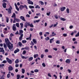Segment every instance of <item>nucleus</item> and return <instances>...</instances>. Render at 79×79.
Here are the masks:
<instances>
[{
	"instance_id": "nucleus-1",
	"label": "nucleus",
	"mask_w": 79,
	"mask_h": 79,
	"mask_svg": "<svg viewBox=\"0 0 79 79\" xmlns=\"http://www.w3.org/2000/svg\"><path fill=\"white\" fill-rule=\"evenodd\" d=\"M19 34L20 35V36L19 38V40H22V38H23V31L21 30L19 31Z\"/></svg>"
},
{
	"instance_id": "nucleus-2",
	"label": "nucleus",
	"mask_w": 79,
	"mask_h": 79,
	"mask_svg": "<svg viewBox=\"0 0 79 79\" xmlns=\"http://www.w3.org/2000/svg\"><path fill=\"white\" fill-rule=\"evenodd\" d=\"M5 42L7 45L9 44H11V43L10 42V40L7 38L5 39Z\"/></svg>"
},
{
	"instance_id": "nucleus-3",
	"label": "nucleus",
	"mask_w": 79,
	"mask_h": 79,
	"mask_svg": "<svg viewBox=\"0 0 79 79\" xmlns=\"http://www.w3.org/2000/svg\"><path fill=\"white\" fill-rule=\"evenodd\" d=\"M7 45V47L9 48V49L10 50H11L13 48V44H8Z\"/></svg>"
},
{
	"instance_id": "nucleus-4",
	"label": "nucleus",
	"mask_w": 79,
	"mask_h": 79,
	"mask_svg": "<svg viewBox=\"0 0 79 79\" xmlns=\"http://www.w3.org/2000/svg\"><path fill=\"white\" fill-rule=\"evenodd\" d=\"M6 60L8 62L9 64H12V60L8 58H6Z\"/></svg>"
},
{
	"instance_id": "nucleus-5",
	"label": "nucleus",
	"mask_w": 79,
	"mask_h": 79,
	"mask_svg": "<svg viewBox=\"0 0 79 79\" xmlns=\"http://www.w3.org/2000/svg\"><path fill=\"white\" fill-rule=\"evenodd\" d=\"M12 7L11 6H10V8L8 9V14H11V10H12Z\"/></svg>"
},
{
	"instance_id": "nucleus-6",
	"label": "nucleus",
	"mask_w": 79,
	"mask_h": 79,
	"mask_svg": "<svg viewBox=\"0 0 79 79\" xmlns=\"http://www.w3.org/2000/svg\"><path fill=\"white\" fill-rule=\"evenodd\" d=\"M12 29L14 31H16L17 30L16 27V25L15 24H14L12 26Z\"/></svg>"
},
{
	"instance_id": "nucleus-7",
	"label": "nucleus",
	"mask_w": 79,
	"mask_h": 79,
	"mask_svg": "<svg viewBox=\"0 0 79 79\" xmlns=\"http://www.w3.org/2000/svg\"><path fill=\"white\" fill-rule=\"evenodd\" d=\"M0 52H2V54L5 53V51L3 50V48H0Z\"/></svg>"
},
{
	"instance_id": "nucleus-8",
	"label": "nucleus",
	"mask_w": 79,
	"mask_h": 79,
	"mask_svg": "<svg viewBox=\"0 0 79 79\" xmlns=\"http://www.w3.org/2000/svg\"><path fill=\"white\" fill-rule=\"evenodd\" d=\"M13 68L10 65L8 67L9 71H13Z\"/></svg>"
},
{
	"instance_id": "nucleus-9",
	"label": "nucleus",
	"mask_w": 79,
	"mask_h": 79,
	"mask_svg": "<svg viewBox=\"0 0 79 79\" xmlns=\"http://www.w3.org/2000/svg\"><path fill=\"white\" fill-rule=\"evenodd\" d=\"M27 3L28 4H30L31 5H34V2H33L31 1V0H27Z\"/></svg>"
},
{
	"instance_id": "nucleus-10",
	"label": "nucleus",
	"mask_w": 79,
	"mask_h": 79,
	"mask_svg": "<svg viewBox=\"0 0 79 79\" xmlns=\"http://www.w3.org/2000/svg\"><path fill=\"white\" fill-rule=\"evenodd\" d=\"M2 6L4 8H6V3H3Z\"/></svg>"
},
{
	"instance_id": "nucleus-11",
	"label": "nucleus",
	"mask_w": 79,
	"mask_h": 79,
	"mask_svg": "<svg viewBox=\"0 0 79 79\" xmlns=\"http://www.w3.org/2000/svg\"><path fill=\"white\" fill-rule=\"evenodd\" d=\"M20 18L22 20V21H26V19H25L24 18V17L23 16H21L20 17Z\"/></svg>"
},
{
	"instance_id": "nucleus-12",
	"label": "nucleus",
	"mask_w": 79,
	"mask_h": 79,
	"mask_svg": "<svg viewBox=\"0 0 79 79\" xmlns=\"http://www.w3.org/2000/svg\"><path fill=\"white\" fill-rule=\"evenodd\" d=\"M65 9H66V7H62L61 8L60 10L61 11H63Z\"/></svg>"
},
{
	"instance_id": "nucleus-13",
	"label": "nucleus",
	"mask_w": 79,
	"mask_h": 79,
	"mask_svg": "<svg viewBox=\"0 0 79 79\" xmlns=\"http://www.w3.org/2000/svg\"><path fill=\"white\" fill-rule=\"evenodd\" d=\"M21 58H22L23 59H27V58H29V57L28 56H27V57H25L24 56H23V55H21Z\"/></svg>"
},
{
	"instance_id": "nucleus-14",
	"label": "nucleus",
	"mask_w": 79,
	"mask_h": 79,
	"mask_svg": "<svg viewBox=\"0 0 79 79\" xmlns=\"http://www.w3.org/2000/svg\"><path fill=\"white\" fill-rule=\"evenodd\" d=\"M24 8V6L22 5H20L19 7V8H20V9L21 10H22V9H23Z\"/></svg>"
},
{
	"instance_id": "nucleus-15",
	"label": "nucleus",
	"mask_w": 79,
	"mask_h": 79,
	"mask_svg": "<svg viewBox=\"0 0 79 79\" xmlns=\"http://www.w3.org/2000/svg\"><path fill=\"white\" fill-rule=\"evenodd\" d=\"M11 18H16V14L15 13H13V15L11 16Z\"/></svg>"
},
{
	"instance_id": "nucleus-16",
	"label": "nucleus",
	"mask_w": 79,
	"mask_h": 79,
	"mask_svg": "<svg viewBox=\"0 0 79 79\" xmlns=\"http://www.w3.org/2000/svg\"><path fill=\"white\" fill-rule=\"evenodd\" d=\"M65 62L66 63H67L69 64V63H70V60H69V59H67L65 61Z\"/></svg>"
},
{
	"instance_id": "nucleus-17",
	"label": "nucleus",
	"mask_w": 79,
	"mask_h": 79,
	"mask_svg": "<svg viewBox=\"0 0 79 79\" xmlns=\"http://www.w3.org/2000/svg\"><path fill=\"white\" fill-rule=\"evenodd\" d=\"M31 36H32V35H31V34H30L29 37L27 38L26 40H31Z\"/></svg>"
},
{
	"instance_id": "nucleus-18",
	"label": "nucleus",
	"mask_w": 79,
	"mask_h": 79,
	"mask_svg": "<svg viewBox=\"0 0 79 79\" xmlns=\"http://www.w3.org/2000/svg\"><path fill=\"white\" fill-rule=\"evenodd\" d=\"M56 35V33H55L54 32H52V35H51L52 37H53Z\"/></svg>"
},
{
	"instance_id": "nucleus-19",
	"label": "nucleus",
	"mask_w": 79,
	"mask_h": 79,
	"mask_svg": "<svg viewBox=\"0 0 79 79\" xmlns=\"http://www.w3.org/2000/svg\"><path fill=\"white\" fill-rule=\"evenodd\" d=\"M33 60V57H30L28 59V60L29 61H31L32 60Z\"/></svg>"
},
{
	"instance_id": "nucleus-20",
	"label": "nucleus",
	"mask_w": 79,
	"mask_h": 79,
	"mask_svg": "<svg viewBox=\"0 0 79 79\" xmlns=\"http://www.w3.org/2000/svg\"><path fill=\"white\" fill-rule=\"evenodd\" d=\"M39 3L41 4V5H44V2H43L42 1H39Z\"/></svg>"
},
{
	"instance_id": "nucleus-21",
	"label": "nucleus",
	"mask_w": 79,
	"mask_h": 79,
	"mask_svg": "<svg viewBox=\"0 0 79 79\" xmlns=\"http://www.w3.org/2000/svg\"><path fill=\"white\" fill-rule=\"evenodd\" d=\"M19 52V49H18L14 51V53H16L17 52Z\"/></svg>"
},
{
	"instance_id": "nucleus-22",
	"label": "nucleus",
	"mask_w": 79,
	"mask_h": 79,
	"mask_svg": "<svg viewBox=\"0 0 79 79\" xmlns=\"http://www.w3.org/2000/svg\"><path fill=\"white\" fill-rule=\"evenodd\" d=\"M33 42L34 43V44H37V41L35 39H33Z\"/></svg>"
},
{
	"instance_id": "nucleus-23",
	"label": "nucleus",
	"mask_w": 79,
	"mask_h": 79,
	"mask_svg": "<svg viewBox=\"0 0 79 79\" xmlns=\"http://www.w3.org/2000/svg\"><path fill=\"white\" fill-rule=\"evenodd\" d=\"M22 73L23 74H24V73H25V69H22Z\"/></svg>"
},
{
	"instance_id": "nucleus-24",
	"label": "nucleus",
	"mask_w": 79,
	"mask_h": 79,
	"mask_svg": "<svg viewBox=\"0 0 79 79\" xmlns=\"http://www.w3.org/2000/svg\"><path fill=\"white\" fill-rule=\"evenodd\" d=\"M5 66L4 64H0V68H3V67Z\"/></svg>"
},
{
	"instance_id": "nucleus-25",
	"label": "nucleus",
	"mask_w": 79,
	"mask_h": 79,
	"mask_svg": "<svg viewBox=\"0 0 79 79\" xmlns=\"http://www.w3.org/2000/svg\"><path fill=\"white\" fill-rule=\"evenodd\" d=\"M39 55L38 54H35L34 55V58H36V57H38Z\"/></svg>"
},
{
	"instance_id": "nucleus-26",
	"label": "nucleus",
	"mask_w": 79,
	"mask_h": 79,
	"mask_svg": "<svg viewBox=\"0 0 79 79\" xmlns=\"http://www.w3.org/2000/svg\"><path fill=\"white\" fill-rule=\"evenodd\" d=\"M6 23H8L9 21V18H8V17H6Z\"/></svg>"
},
{
	"instance_id": "nucleus-27",
	"label": "nucleus",
	"mask_w": 79,
	"mask_h": 79,
	"mask_svg": "<svg viewBox=\"0 0 79 79\" xmlns=\"http://www.w3.org/2000/svg\"><path fill=\"white\" fill-rule=\"evenodd\" d=\"M60 20H61V21H66V19L64 18H63L62 17H61L60 18Z\"/></svg>"
},
{
	"instance_id": "nucleus-28",
	"label": "nucleus",
	"mask_w": 79,
	"mask_h": 79,
	"mask_svg": "<svg viewBox=\"0 0 79 79\" xmlns=\"http://www.w3.org/2000/svg\"><path fill=\"white\" fill-rule=\"evenodd\" d=\"M19 63V59H16L15 61V63L17 64Z\"/></svg>"
},
{
	"instance_id": "nucleus-29",
	"label": "nucleus",
	"mask_w": 79,
	"mask_h": 79,
	"mask_svg": "<svg viewBox=\"0 0 79 79\" xmlns=\"http://www.w3.org/2000/svg\"><path fill=\"white\" fill-rule=\"evenodd\" d=\"M20 27H21V29H23V23H20Z\"/></svg>"
},
{
	"instance_id": "nucleus-30",
	"label": "nucleus",
	"mask_w": 79,
	"mask_h": 79,
	"mask_svg": "<svg viewBox=\"0 0 79 79\" xmlns=\"http://www.w3.org/2000/svg\"><path fill=\"white\" fill-rule=\"evenodd\" d=\"M25 24H26L27 26H29L30 25V23L26 22L25 23Z\"/></svg>"
},
{
	"instance_id": "nucleus-31",
	"label": "nucleus",
	"mask_w": 79,
	"mask_h": 79,
	"mask_svg": "<svg viewBox=\"0 0 79 79\" xmlns=\"http://www.w3.org/2000/svg\"><path fill=\"white\" fill-rule=\"evenodd\" d=\"M54 40V38H53L52 39L50 40V44H52V41L53 40Z\"/></svg>"
},
{
	"instance_id": "nucleus-32",
	"label": "nucleus",
	"mask_w": 79,
	"mask_h": 79,
	"mask_svg": "<svg viewBox=\"0 0 79 79\" xmlns=\"http://www.w3.org/2000/svg\"><path fill=\"white\" fill-rule=\"evenodd\" d=\"M18 45L19 47H21L22 46V43L21 42H19L18 43Z\"/></svg>"
},
{
	"instance_id": "nucleus-33",
	"label": "nucleus",
	"mask_w": 79,
	"mask_h": 79,
	"mask_svg": "<svg viewBox=\"0 0 79 79\" xmlns=\"http://www.w3.org/2000/svg\"><path fill=\"white\" fill-rule=\"evenodd\" d=\"M15 20H16V22H17V23H18L20 21V20H19V19H16L15 18Z\"/></svg>"
},
{
	"instance_id": "nucleus-34",
	"label": "nucleus",
	"mask_w": 79,
	"mask_h": 79,
	"mask_svg": "<svg viewBox=\"0 0 79 79\" xmlns=\"http://www.w3.org/2000/svg\"><path fill=\"white\" fill-rule=\"evenodd\" d=\"M56 44H60V41L57 40L56 42Z\"/></svg>"
},
{
	"instance_id": "nucleus-35",
	"label": "nucleus",
	"mask_w": 79,
	"mask_h": 79,
	"mask_svg": "<svg viewBox=\"0 0 79 79\" xmlns=\"http://www.w3.org/2000/svg\"><path fill=\"white\" fill-rule=\"evenodd\" d=\"M40 6H39L38 5H37L35 7V8H38V9H40Z\"/></svg>"
},
{
	"instance_id": "nucleus-36",
	"label": "nucleus",
	"mask_w": 79,
	"mask_h": 79,
	"mask_svg": "<svg viewBox=\"0 0 79 79\" xmlns=\"http://www.w3.org/2000/svg\"><path fill=\"white\" fill-rule=\"evenodd\" d=\"M16 26L17 27H19V23H16Z\"/></svg>"
},
{
	"instance_id": "nucleus-37",
	"label": "nucleus",
	"mask_w": 79,
	"mask_h": 79,
	"mask_svg": "<svg viewBox=\"0 0 79 79\" xmlns=\"http://www.w3.org/2000/svg\"><path fill=\"white\" fill-rule=\"evenodd\" d=\"M3 45H4V47L5 48H7V46H6V45L4 43L3 44Z\"/></svg>"
},
{
	"instance_id": "nucleus-38",
	"label": "nucleus",
	"mask_w": 79,
	"mask_h": 79,
	"mask_svg": "<svg viewBox=\"0 0 79 79\" xmlns=\"http://www.w3.org/2000/svg\"><path fill=\"white\" fill-rule=\"evenodd\" d=\"M66 11L67 13H69V9L68 8L67 9Z\"/></svg>"
},
{
	"instance_id": "nucleus-39",
	"label": "nucleus",
	"mask_w": 79,
	"mask_h": 79,
	"mask_svg": "<svg viewBox=\"0 0 79 79\" xmlns=\"http://www.w3.org/2000/svg\"><path fill=\"white\" fill-rule=\"evenodd\" d=\"M30 27H34V25L32 24V23H31L30 24Z\"/></svg>"
},
{
	"instance_id": "nucleus-40",
	"label": "nucleus",
	"mask_w": 79,
	"mask_h": 79,
	"mask_svg": "<svg viewBox=\"0 0 79 79\" xmlns=\"http://www.w3.org/2000/svg\"><path fill=\"white\" fill-rule=\"evenodd\" d=\"M29 8H34V6H29Z\"/></svg>"
},
{
	"instance_id": "nucleus-41",
	"label": "nucleus",
	"mask_w": 79,
	"mask_h": 79,
	"mask_svg": "<svg viewBox=\"0 0 79 79\" xmlns=\"http://www.w3.org/2000/svg\"><path fill=\"white\" fill-rule=\"evenodd\" d=\"M17 79H19V78H20V75H17Z\"/></svg>"
},
{
	"instance_id": "nucleus-42",
	"label": "nucleus",
	"mask_w": 79,
	"mask_h": 79,
	"mask_svg": "<svg viewBox=\"0 0 79 79\" xmlns=\"http://www.w3.org/2000/svg\"><path fill=\"white\" fill-rule=\"evenodd\" d=\"M22 42L23 44H24V43H26V42H27V41L26 40H23Z\"/></svg>"
},
{
	"instance_id": "nucleus-43",
	"label": "nucleus",
	"mask_w": 79,
	"mask_h": 79,
	"mask_svg": "<svg viewBox=\"0 0 79 79\" xmlns=\"http://www.w3.org/2000/svg\"><path fill=\"white\" fill-rule=\"evenodd\" d=\"M79 31L78 32L77 34L75 35V37H79Z\"/></svg>"
},
{
	"instance_id": "nucleus-44",
	"label": "nucleus",
	"mask_w": 79,
	"mask_h": 79,
	"mask_svg": "<svg viewBox=\"0 0 79 79\" xmlns=\"http://www.w3.org/2000/svg\"><path fill=\"white\" fill-rule=\"evenodd\" d=\"M40 15H41L40 14V13H38L36 14V16H40Z\"/></svg>"
},
{
	"instance_id": "nucleus-45",
	"label": "nucleus",
	"mask_w": 79,
	"mask_h": 79,
	"mask_svg": "<svg viewBox=\"0 0 79 79\" xmlns=\"http://www.w3.org/2000/svg\"><path fill=\"white\" fill-rule=\"evenodd\" d=\"M8 2V1H7V0H3L2 1V2L3 3H5V2Z\"/></svg>"
},
{
	"instance_id": "nucleus-46",
	"label": "nucleus",
	"mask_w": 79,
	"mask_h": 79,
	"mask_svg": "<svg viewBox=\"0 0 79 79\" xmlns=\"http://www.w3.org/2000/svg\"><path fill=\"white\" fill-rule=\"evenodd\" d=\"M34 71L35 73H37V72H39V71L38 69H35L34 70Z\"/></svg>"
},
{
	"instance_id": "nucleus-47",
	"label": "nucleus",
	"mask_w": 79,
	"mask_h": 79,
	"mask_svg": "<svg viewBox=\"0 0 79 79\" xmlns=\"http://www.w3.org/2000/svg\"><path fill=\"white\" fill-rule=\"evenodd\" d=\"M16 18H14V20L13 21V23H16Z\"/></svg>"
},
{
	"instance_id": "nucleus-48",
	"label": "nucleus",
	"mask_w": 79,
	"mask_h": 79,
	"mask_svg": "<svg viewBox=\"0 0 79 79\" xmlns=\"http://www.w3.org/2000/svg\"><path fill=\"white\" fill-rule=\"evenodd\" d=\"M47 38H45V39L46 41L50 39V38L48 37H47Z\"/></svg>"
},
{
	"instance_id": "nucleus-49",
	"label": "nucleus",
	"mask_w": 79,
	"mask_h": 79,
	"mask_svg": "<svg viewBox=\"0 0 79 79\" xmlns=\"http://www.w3.org/2000/svg\"><path fill=\"white\" fill-rule=\"evenodd\" d=\"M54 17L55 18H56V19H58V15H55L54 16Z\"/></svg>"
},
{
	"instance_id": "nucleus-50",
	"label": "nucleus",
	"mask_w": 79,
	"mask_h": 79,
	"mask_svg": "<svg viewBox=\"0 0 79 79\" xmlns=\"http://www.w3.org/2000/svg\"><path fill=\"white\" fill-rule=\"evenodd\" d=\"M7 62V61H6V60H3L2 61V63H6Z\"/></svg>"
},
{
	"instance_id": "nucleus-51",
	"label": "nucleus",
	"mask_w": 79,
	"mask_h": 79,
	"mask_svg": "<svg viewBox=\"0 0 79 79\" xmlns=\"http://www.w3.org/2000/svg\"><path fill=\"white\" fill-rule=\"evenodd\" d=\"M63 36L64 37H66L67 36V34H63Z\"/></svg>"
},
{
	"instance_id": "nucleus-52",
	"label": "nucleus",
	"mask_w": 79,
	"mask_h": 79,
	"mask_svg": "<svg viewBox=\"0 0 79 79\" xmlns=\"http://www.w3.org/2000/svg\"><path fill=\"white\" fill-rule=\"evenodd\" d=\"M42 65L43 67H45V63H43L42 64Z\"/></svg>"
},
{
	"instance_id": "nucleus-53",
	"label": "nucleus",
	"mask_w": 79,
	"mask_h": 79,
	"mask_svg": "<svg viewBox=\"0 0 79 79\" xmlns=\"http://www.w3.org/2000/svg\"><path fill=\"white\" fill-rule=\"evenodd\" d=\"M26 52L25 51H24L22 54L23 55H24V54H26Z\"/></svg>"
},
{
	"instance_id": "nucleus-54",
	"label": "nucleus",
	"mask_w": 79,
	"mask_h": 79,
	"mask_svg": "<svg viewBox=\"0 0 79 79\" xmlns=\"http://www.w3.org/2000/svg\"><path fill=\"white\" fill-rule=\"evenodd\" d=\"M53 50H55V51H57V50H58V49L56 48H53Z\"/></svg>"
},
{
	"instance_id": "nucleus-55",
	"label": "nucleus",
	"mask_w": 79,
	"mask_h": 79,
	"mask_svg": "<svg viewBox=\"0 0 79 79\" xmlns=\"http://www.w3.org/2000/svg\"><path fill=\"white\" fill-rule=\"evenodd\" d=\"M53 26H54V24H52L51 25V26H49V28H52V27H53Z\"/></svg>"
},
{
	"instance_id": "nucleus-56",
	"label": "nucleus",
	"mask_w": 79,
	"mask_h": 79,
	"mask_svg": "<svg viewBox=\"0 0 79 79\" xmlns=\"http://www.w3.org/2000/svg\"><path fill=\"white\" fill-rule=\"evenodd\" d=\"M7 76L8 78H9L10 77V74H8Z\"/></svg>"
},
{
	"instance_id": "nucleus-57",
	"label": "nucleus",
	"mask_w": 79,
	"mask_h": 79,
	"mask_svg": "<svg viewBox=\"0 0 79 79\" xmlns=\"http://www.w3.org/2000/svg\"><path fill=\"white\" fill-rule=\"evenodd\" d=\"M48 76L49 77H52V76H51V75H50V73H48Z\"/></svg>"
},
{
	"instance_id": "nucleus-58",
	"label": "nucleus",
	"mask_w": 79,
	"mask_h": 79,
	"mask_svg": "<svg viewBox=\"0 0 79 79\" xmlns=\"http://www.w3.org/2000/svg\"><path fill=\"white\" fill-rule=\"evenodd\" d=\"M57 24H58V23L56 22V24H54V27H56V26H57Z\"/></svg>"
},
{
	"instance_id": "nucleus-59",
	"label": "nucleus",
	"mask_w": 79,
	"mask_h": 79,
	"mask_svg": "<svg viewBox=\"0 0 79 79\" xmlns=\"http://www.w3.org/2000/svg\"><path fill=\"white\" fill-rule=\"evenodd\" d=\"M45 52H46V53H47V52H48V50L46 49L45 50Z\"/></svg>"
},
{
	"instance_id": "nucleus-60",
	"label": "nucleus",
	"mask_w": 79,
	"mask_h": 79,
	"mask_svg": "<svg viewBox=\"0 0 79 79\" xmlns=\"http://www.w3.org/2000/svg\"><path fill=\"white\" fill-rule=\"evenodd\" d=\"M1 79H4V75H2L1 77Z\"/></svg>"
},
{
	"instance_id": "nucleus-61",
	"label": "nucleus",
	"mask_w": 79,
	"mask_h": 79,
	"mask_svg": "<svg viewBox=\"0 0 79 79\" xmlns=\"http://www.w3.org/2000/svg\"><path fill=\"white\" fill-rule=\"evenodd\" d=\"M53 76L55 77V79H57V76H56V75H55L54 74L53 75Z\"/></svg>"
},
{
	"instance_id": "nucleus-62",
	"label": "nucleus",
	"mask_w": 79,
	"mask_h": 79,
	"mask_svg": "<svg viewBox=\"0 0 79 79\" xmlns=\"http://www.w3.org/2000/svg\"><path fill=\"white\" fill-rule=\"evenodd\" d=\"M15 67H16V68H18V67H19V65H18V64H15Z\"/></svg>"
},
{
	"instance_id": "nucleus-63",
	"label": "nucleus",
	"mask_w": 79,
	"mask_h": 79,
	"mask_svg": "<svg viewBox=\"0 0 79 79\" xmlns=\"http://www.w3.org/2000/svg\"><path fill=\"white\" fill-rule=\"evenodd\" d=\"M26 17H28V18H30V15L28 14H27L26 15Z\"/></svg>"
},
{
	"instance_id": "nucleus-64",
	"label": "nucleus",
	"mask_w": 79,
	"mask_h": 79,
	"mask_svg": "<svg viewBox=\"0 0 79 79\" xmlns=\"http://www.w3.org/2000/svg\"><path fill=\"white\" fill-rule=\"evenodd\" d=\"M13 35H13V34L12 33H11L10 34V36L11 37H12V36H13Z\"/></svg>"
}]
</instances>
